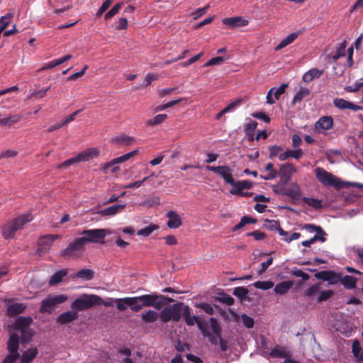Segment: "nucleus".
I'll return each instance as SVG.
<instances>
[{"label": "nucleus", "instance_id": "nucleus-5", "mask_svg": "<svg viewBox=\"0 0 363 363\" xmlns=\"http://www.w3.org/2000/svg\"><path fill=\"white\" fill-rule=\"evenodd\" d=\"M31 220V215L28 214L21 216L8 222L2 227L1 233L3 237L5 239L12 238L17 230L21 229L26 223L30 222Z\"/></svg>", "mask_w": 363, "mask_h": 363}, {"label": "nucleus", "instance_id": "nucleus-28", "mask_svg": "<svg viewBox=\"0 0 363 363\" xmlns=\"http://www.w3.org/2000/svg\"><path fill=\"white\" fill-rule=\"evenodd\" d=\"M294 281H284L277 284L274 287V292L279 295H284L293 286Z\"/></svg>", "mask_w": 363, "mask_h": 363}, {"label": "nucleus", "instance_id": "nucleus-45", "mask_svg": "<svg viewBox=\"0 0 363 363\" xmlns=\"http://www.w3.org/2000/svg\"><path fill=\"white\" fill-rule=\"evenodd\" d=\"M310 94V90L306 87H301L300 90L295 94L293 99V104L301 102L303 99Z\"/></svg>", "mask_w": 363, "mask_h": 363}, {"label": "nucleus", "instance_id": "nucleus-42", "mask_svg": "<svg viewBox=\"0 0 363 363\" xmlns=\"http://www.w3.org/2000/svg\"><path fill=\"white\" fill-rule=\"evenodd\" d=\"M138 153V150H134L130 152H128L122 156H120L118 157L114 158L112 160V164H120L122 162H124L129 159H130L132 157L136 155Z\"/></svg>", "mask_w": 363, "mask_h": 363}, {"label": "nucleus", "instance_id": "nucleus-10", "mask_svg": "<svg viewBox=\"0 0 363 363\" xmlns=\"http://www.w3.org/2000/svg\"><path fill=\"white\" fill-rule=\"evenodd\" d=\"M272 188L275 194L291 198L294 203H296V201H298L301 199V189L296 183L291 184L290 187L287 189H285V187L277 189V186H272Z\"/></svg>", "mask_w": 363, "mask_h": 363}, {"label": "nucleus", "instance_id": "nucleus-25", "mask_svg": "<svg viewBox=\"0 0 363 363\" xmlns=\"http://www.w3.org/2000/svg\"><path fill=\"white\" fill-rule=\"evenodd\" d=\"M333 119L332 116H322L319 118V120L315 123V129H322L324 130H328L333 128Z\"/></svg>", "mask_w": 363, "mask_h": 363}, {"label": "nucleus", "instance_id": "nucleus-6", "mask_svg": "<svg viewBox=\"0 0 363 363\" xmlns=\"http://www.w3.org/2000/svg\"><path fill=\"white\" fill-rule=\"evenodd\" d=\"M315 174L318 180L326 186H333L336 189H340L347 185V182L340 181L333 174L320 167H317L315 169Z\"/></svg>", "mask_w": 363, "mask_h": 363}, {"label": "nucleus", "instance_id": "nucleus-31", "mask_svg": "<svg viewBox=\"0 0 363 363\" xmlns=\"http://www.w3.org/2000/svg\"><path fill=\"white\" fill-rule=\"evenodd\" d=\"M38 354L36 347H31L23 352L21 357V363H30Z\"/></svg>", "mask_w": 363, "mask_h": 363}, {"label": "nucleus", "instance_id": "nucleus-9", "mask_svg": "<svg viewBox=\"0 0 363 363\" xmlns=\"http://www.w3.org/2000/svg\"><path fill=\"white\" fill-rule=\"evenodd\" d=\"M294 172H296V168L292 163L287 162L281 164L278 171V176H279L280 180L272 186H277V189L285 187L291 180L292 174Z\"/></svg>", "mask_w": 363, "mask_h": 363}, {"label": "nucleus", "instance_id": "nucleus-43", "mask_svg": "<svg viewBox=\"0 0 363 363\" xmlns=\"http://www.w3.org/2000/svg\"><path fill=\"white\" fill-rule=\"evenodd\" d=\"M159 226L154 223H150L149 225L139 230L137 232L138 235H142L145 237L149 236L154 230H157Z\"/></svg>", "mask_w": 363, "mask_h": 363}, {"label": "nucleus", "instance_id": "nucleus-34", "mask_svg": "<svg viewBox=\"0 0 363 363\" xmlns=\"http://www.w3.org/2000/svg\"><path fill=\"white\" fill-rule=\"evenodd\" d=\"M94 277V272L89 269H82L77 272L74 275V278L82 279L83 280L89 281L91 280Z\"/></svg>", "mask_w": 363, "mask_h": 363}, {"label": "nucleus", "instance_id": "nucleus-37", "mask_svg": "<svg viewBox=\"0 0 363 363\" xmlns=\"http://www.w3.org/2000/svg\"><path fill=\"white\" fill-rule=\"evenodd\" d=\"M22 118V116L19 114L12 115L7 118L0 119V125L11 126L17 123Z\"/></svg>", "mask_w": 363, "mask_h": 363}, {"label": "nucleus", "instance_id": "nucleus-19", "mask_svg": "<svg viewBox=\"0 0 363 363\" xmlns=\"http://www.w3.org/2000/svg\"><path fill=\"white\" fill-rule=\"evenodd\" d=\"M167 217L169 218L167 225L169 228H178L182 225V220L180 216L174 211H169L167 213Z\"/></svg>", "mask_w": 363, "mask_h": 363}, {"label": "nucleus", "instance_id": "nucleus-62", "mask_svg": "<svg viewBox=\"0 0 363 363\" xmlns=\"http://www.w3.org/2000/svg\"><path fill=\"white\" fill-rule=\"evenodd\" d=\"M20 357V354L10 353L6 356L1 363H14Z\"/></svg>", "mask_w": 363, "mask_h": 363}, {"label": "nucleus", "instance_id": "nucleus-1", "mask_svg": "<svg viewBox=\"0 0 363 363\" xmlns=\"http://www.w3.org/2000/svg\"><path fill=\"white\" fill-rule=\"evenodd\" d=\"M114 301L116 303L117 309L120 311H125L129 306L133 312H139L144 307H152L160 311L167 303H172L174 300L164 295L152 292L139 296L116 298Z\"/></svg>", "mask_w": 363, "mask_h": 363}, {"label": "nucleus", "instance_id": "nucleus-2", "mask_svg": "<svg viewBox=\"0 0 363 363\" xmlns=\"http://www.w3.org/2000/svg\"><path fill=\"white\" fill-rule=\"evenodd\" d=\"M182 317L186 325L193 326L196 324L199 330H203L201 325L203 319L199 316L192 315L190 307L183 302L167 305L160 311V320L163 323H168L170 320L179 322Z\"/></svg>", "mask_w": 363, "mask_h": 363}, {"label": "nucleus", "instance_id": "nucleus-54", "mask_svg": "<svg viewBox=\"0 0 363 363\" xmlns=\"http://www.w3.org/2000/svg\"><path fill=\"white\" fill-rule=\"evenodd\" d=\"M318 240H319V241H320L322 242H325L326 238H325V237H323V236H320V235H315L311 239L305 240V241H303L301 242V245L303 246H304V247H310L311 245H312L313 243H314L315 241H318Z\"/></svg>", "mask_w": 363, "mask_h": 363}, {"label": "nucleus", "instance_id": "nucleus-50", "mask_svg": "<svg viewBox=\"0 0 363 363\" xmlns=\"http://www.w3.org/2000/svg\"><path fill=\"white\" fill-rule=\"evenodd\" d=\"M303 228L306 230H311L313 232H315L316 233L315 235H318L320 236L325 237L327 235L326 233L323 230V229L320 226L315 225L314 224H305L303 226Z\"/></svg>", "mask_w": 363, "mask_h": 363}, {"label": "nucleus", "instance_id": "nucleus-48", "mask_svg": "<svg viewBox=\"0 0 363 363\" xmlns=\"http://www.w3.org/2000/svg\"><path fill=\"white\" fill-rule=\"evenodd\" d=\"M352 352L354 356L359 360H363V350H362L360 343L358 340H354L352 343Z\"/></svg>", "mask_w": 363, "mask_h": 363}, {"label": "nucleus", "instance_id": "nucleus-16", "mask_svg": "<svg viewBox=\"0 0 363 363\" xmlns=\"http://www.w3.org/2000/svg\"><path fill=\"white\" fill-rule=\"evenodd\" d=\"M99 155V150L97 148H89L76 156L77 162L89 161L91 159L96 157Z\"/></svg>", "mask_w": 363, "mask_h": 363}, {"label": "nucleus", "instance_id": "nucleus-39", "mask_svg": "<svg viewBox=\"0 0 363 363\" xmlns=\"http://www.w3.org/2000/svg\"><path fill=\"white\" fill-rule=\"evenodd\" d=\"M269 355L276 358H285L289 357V354L284 350L281 346L277 345L269 352Z\"/></svg>", "mask_w": 363, "mask_h": 363}, {"label": "nucleus", "instance_id": "nucleus-11", "mask_svg": "<svg viewBox=\"0 0 363 363\" xmlns=\"http://www.w3.org/2000/svg\"><path fill=\"white\" fill-rule=\"evenodd\" d=\"M206 169L208 171H211L215 172L222 177V178L225 180V182L231 186L235 184V179L232 176L231 172L232 169L227 165L223 166H206Z\"/></svg>", "mask_w": 363, "mask_h": 363}, {"label": "nucleus", "instance_id": "nucleus-4", "mask_svg": "<svg viewBox=\"0 0 363 363\" xmlns=\"http://www.w3.org/2000/svg\"><path fill=\"white\" fill-rule=\"evenodd\" d=\"M101 301V297L97 295L82 294L79 298L72 301L71 308L77 312L86 311L100 306Z\"/></svg>", "mask_w": 363, "mask_h": 363}, {"label": "nucleus", "instance_id": "nucleus-46", "mask_svg": "<svg viewBox=\"0 0 363 363\" xmlns=\"http://www.w3.org/2000/svg\"><path fill=\"white\" fill-rule=\"evenodd\" d=\"M124 3L123 1L118 2L116 4H115L104 16V18L106 20L110 19L112 17H113L115 15H116L120 9L123 6Z\"/></svg>", "mask_w": 363, "mask_h": 363}, {"label": "nucleus", "instance_id": "nucleus-55", "mask_svg": "<svg viewBox=\"0 0 363 363\" xmlns=\"http://www.w3.org/2000/svg\"><path fill=\"white\" fill-rule=\"evenodd\" d=\"M13 15L8 13L4 16L0 18V32H2L10 23V20L12 18Z\"/></svg>", "mask_w": 363, "mask_h": 363}, {"label": "nucleus", "instance_id": "nucleus-47", "mask_svg": "<svg viewBox=\"0 0 363 363\" xmlns=\"http://www.w3.org/2000/svg\"><path fill=\"white\" fill-rule=\"evenodd\" d=\"M195 307L197 308H201L208 315H213L214 308L213 306L208 303L206 302H201L195 304Z\"/></svg>", "mask_w": 363, "mask_h": 363}, {"label": "nucleus", "instance_id": "nucleus-8", "mask_svg": "<svg viewBox=\"0 0 363 363\" xmlns=\"http://www.w3.org/2000/svg\"><path fill=\"white\" fill-rule=\"evenodd\" d=\"M67 299L68 296L65 294L50 295L46 298L42 300L39 312L40 313L51 314L58 305L67 301Z\"/></svg>", "mask_w": 363, "mask_h": 363}, {"label": "nucleus", "instance_id": "nucleus-33", "mask_svg": "<svg viewBox=\"0 0 363 363\" xmlns=\"http://www.w3.org/2000/svg\"><path fill=\"white\" fill-rule=\"evenodd\" d=\"M248 293V289L244 286L235 287L233 291V294L240 298L241 301L245 300L248 301H251L250 298L247 296Z\"/></svg>", "mask_w": 363, "mask_h": 363}, {"label": "nucleus", "instance_id": "nucleus-49", "mask_svg": "<svg viewBox=\"0 0 363 363\" xmlns=\"http://www.w3.org/2000/svg\"><path fill=\"white\" fill-rule=\"evenodd\" d=\"M301 199L308 206H312L315 209H320L322 208L321 200L308 197H303Z\"/></svg>", "mask_w": 363, "mask_h": 363}, {"label": "nucleus", "instance_id": "nucleus-38", "mask_svg": "<svg viewBox=\"0 0 363 363\" xmlns=\"http://www.w3.org/2000/svg\"><path fill=\"white\" fill-rule=\"evenodd\" d=\"M264 169L269 172L266 176L260 175V177L264 180H272L278 177V171L274 169V164L269 162L266 164Z\"/></svg>", "mask_w": 363, "mask_h": 363}, {"label": "nucleus", "instance_id": "nucleus-27", "mask_svg": "<svg viewBox=\"0 0 363 363\" xmlns=\"http://www.w3.org/2000/svg\"><path fill=\"white\" fill-rule=\"evenodd\" d=\"M126 204H115L105 209L98 211L102 216H113L121 212L125 207Z\"/></svg>", "mask_w": 363, "mask_h": 363}, {"label": "nucleus", "instance_id": "nucleus-59", "mask_svg": "<svg viewBox=\"0 0 363 363\" xmlns=\"http://www.w3.org/2000/svg\"><path fill=\"white\" fill-rule=\"evenodd\" d=\"M333 294L334 292L332 290L323 291L320 294L317 298V301L318 303L325 301L329 299L333 295Z\"/></svg>", "mask_w": 363, "mask_h": 363}, {"label": "nucleus", "instance_id": "nucleus-56", "mask_svg": "<svg viewBox=\"0 0 363 363\" xmlns=\"http://www.w3.org/2000/svg\"><path fill=\"white\" fill-rule=\"evenodd\" d=\"M330 275H328V281L329 284H336L338 282L340 283L342 274H337L334 271H330Z\"/></svg>", "mask_w": 363, "mask_h": 363}, {"label": "nucleus", "instance_id": "nucleus-20", "mask_svg": "<svg viewBox=\"0 0 363 363\" xmlns=\"http://www.w3.org/2000/svg\"><path fill=\"white\" fill-rule=\"evenodd\" d=\"M264 222L268 223V224L264 223L263 225V227L264 228L268 229L269 230H277L279 234L281 236H287L288 235V232L285 231L284 230H283L281 228L280 223L279 220H269V219L267 218L264 220Z\"/></svg>", "mask_w": 363, "mask_h": 363}, {"label": "nucleus", "instance_id": "nucleus-13", "mask_svg": "<svg viewBox=\"0 0 363 363\" xmlns=\"http://www.w3.org/2000/svg\"><path fill=\"white\" fill-rule=\"evenodd\" d=\"M79 318V313L75 310L68 311L61 313L56 319V322L60 325L69 324Z\"/></svg>", "mask_w": 363, "mask_h": 363}, {"label": "nucleus", "instance_id": "nucleus-23", "mask_svg": "<svg viewBox=\"0 0 363 363\" xmlns=\"http://www.w3.org/2000/svg\"><path fill=\"white\" fill-rule=\"evenodd\" d=\"M303 33V30H297L289 35L286 38L283 39L276 47L275 50L278 51L285 48L288 45L292 43L299 35Z\"/></svg>", "mask_w": 363, "mask_h": 363}, {"label": "nucleus", "instance_id": "nucleus-60", "mask_svg": "<svg viewBox=\"0 0 363 363\" xmlns=\"http://www.w3.org/2000/svg\"><path fill=\"white\" fill-rule=\"evenodd\" d=\"M241 318H242V323H243L244 325L247 328H253L254 324H255V321H254L252 318H251L250 316L247 315V314H242Z\"/></svg>", "mask_w": 363, "mask_h": 363}, {"label": "nucleus", "instance_id": "nucleus-3", "mask_svg": "<svg viewBox=\"0 0 363 363\" xmlns=\"http://www.w3.org/2000/svg\"><path fill=\"white\" fill-rule=\"evenodd\" d=\"M209 323L212 333H211L208 328L207 321L203 320L201 325L203 327V330H199L202 335L207 337L208 341L213 345H217L219 342L220 350L223 352L227 351L228 348V342L227 340L222 337L221 332L222 328L216 318H210Z\"/></svg>", "mask_w": 363, "mask_h": 363}, {"label": "nucleus", "instance_id": "nucleus-29", "mask_svg": "<svg viewBox=\"0 0 363 363\" xmlns=\"http://www.w3.org/2000/svg\"><path fill=\"white\" fill-rule=\"evenodd\" d=\"M324 70L313 68L303 74V81L306 83L311 82L314 79L320 78Z\"/></svg>", "mask_w": 363, "mask_h": 363}, {"label": "nucleus", "instance_id": "nucleus-24", "mask_svg": "<svg viewBox=\"0 0 363 363\" xmlns=\"http://www.w3.org/2000/svg\"><path fill=\"white\" fill-rule=\"evenodd\" d=\"M254 186L253 182L249 180H242V181H235V184L233 186L235 187V189H232L230 191L231 194H238V192L243 191V189H251Z\"/></svg>", "mask_w": 363, "mask_h": 363}, {"label": "nucleus", "instance_id": "nucleus-61", "mask_svg": "<svg viewBox=\"0 0 363 363\" xmlns=\"http://www.w3.org/2000/svg\"><path fill=\"white\" fill-rule=\"evenodd\" d=\"M243 101L242 99H237L234 101L229 104L227 106H225L223 110L226 113L230 111H232L235 107L238 106Z\"/></svg>", "mask_w": 363, "mask_h": 363}, {"label": "nucleus", "instance_id": "nucleus-58", "mask_svg": "<svg viewBox=\"0 0 363 363\" xmlns=\"http://www.w3.org/2000/svg\"><path fill=\"white\" fill-rule=\"evenodd\" d=\"M320 285H321V283L319 282L318 284H315L311 286L310 288H308L306 291L305 296H308L309 298L314 296L315 294H317L318 292Z\"/></svg>", "mask_w": 363, "mask_h": 363}, {"label": "nucleus", "instance_id": "nucleus-15", "mask_svg": "<svg viewBox=\"0 0 363 363\" xmlns=\"http://www.w3.org/2000/svg\"><path fill=\"white\" fill-rule=\"evenodd\" d=\"M58 235H46L40 238L38 240V252L40 254L44 250H47L53 243Z\"/></svg>", "mask_w": 363, "mask_h": 363}, {"label": "nucleus", "instance_id": "nucleus-17", "mask_svg": "<svg viewBox=\"0 0 363 363\" xmlns=\"http://www.w3.org/2000/svg\"><path fill=\"white\" fill-rule=\"evenodd\" d=\"M223 23L230 26V28H235L247 26L249 23V21L242 18L241 16H235L223 18Z\"/></svg>", "mask_w": 363, "mask_h": 363}, {"label": "nucleus", "instance_id": "nucleus-41", "mask_svg": "<svg viewBox=\"0 0 363 363\" xmlns=\"http://www.w3.org/2000/svg\"><path fill=\"white\" fill-rule=\"evenodd\" d=\"M35 335V332L33 329L28 328L23 330L21 331V342L22 345H26L32 341V339Z\"/></svg>", "mask_w": 363, "mask_h": 363}, {"label": "nucleus", "instance_id": "nucleus-40", "mask_svg": "<svg viewBox=\"0 0 363 363\" xmlns=\"http://www.w3.org/2000/svg\"><path fill=\"white\" fill-rule=\"evenodd\" d=\"M218 296H215L213 298L216 301H219L222 303H225L227 306H232L235 303V300L233 297L222 291L218 294Z\"/></svg>", "mask_w": 363, "mask_h": 363}, {"label": "nucleus", "instance_id": "nucleus-14", "mask_svg": "<svg viewBox=\"0 0 363 363\" xmlns=\"http://www.w3.org/2000/svg\"><path fill=\"white\" fill-rule=\"evenodd\" d=\"M33 322V320L31 317H23V316H18L16 319L15 323L11 325V328H12L15 330H26L29 328V326L31 325V323Z\"/></svg>", "mask_w": 363, "mask_h": 363}, {"label": "nucleus", "instance_id": "nucleus-51", "mask_svg": "<svg viewBox=\"0 0 363 363\" xmlns=\"http://www.w3.org/2000/svg\"><path fill=\"white\" fill-rule=\"evenodd\" d=\"M167 118V115L166 113L158 114L155 116L153 118L147 121V124L149 125H156L162 123Z\"/></svg>", "mask_w": 363, "mask_h": 363}, {"label": "nucleus", "instance_id": "nucleus-53", "mask_svg": "<svg viewBox=\"0 0 363 363\" xmlns=\"http://www.w3.org/2000/svg\"><path fill=\"white\" fill-rule=\"evenodd\" d=\"M346 46H347V43L345 41H344L343 43H342L340 44V45L337 49L335 54L333 56V60L334 62H335L340 57L345 55Z\"/></svg>", "mask_w": 363, "mask_h": 363}, {"label": "nucleus", "instance_id": "nucleus-12", "mask_svg": "<svg viewBox=\"0 0 363 363\" xmlns=\"http://www.w3.org/2000/svg\"><path fill=\"white\" fill-rule=\"evenodd\" d=\"M84 242L82 237L76 238L72 242L69 243L67 248L64 249L61 255L64 257H72L76 255L77 252L84 251Z\"/></svg>", "mask_w": 363, "mask_h": 363}, {"label": "nucleus", "instance_id": "nucleus-57", "mask_svg": "<svg viewBox=\"0 0 363 363\" xmlns=\"http://www.w3.org/2000/svg\"><path fill=\"white\" fill-rule=\"evenodd\" d=\"M227 58H225L223 56H218L216 57H213L209 60L207 62L203 65V67H207L210 66H213L216 65L222 64Z\"/></svg>", "mask_w": 363, "mask_h": 363}, {"label": "nucleus", "instance_id": "nucleus-21", "mask_svg": "<svg viewBox=\"0 0 363 363\" xmlns=\"http://www.w3.org/2000/svg\"><path fill=\"white\" fill-rule=\"evenodd\" d=\"M27 306L22 303H14L9 305L6 308V315L13 317L19 315L26 309Z\"/></svg>", "mask_w": 363, "mask_h": 363}, {"label": "nucleus", "instance_id": "nucleus-36", "mask_svg": "<svg viewBox=\"0 0 363 363\" xmlns=\"http://www.w3.org/2000/svg\"><path fill=\"white\" fill-rule=\"evenodd\" d=\"M67 274V271L65 269L60 270L55 272L52 276H51L49 280L50 286H55L60 283L62 280V278Z\"/></svg>", "mask_w": 363, "mask_h": 363}, {"label": "nucleus", "instance_id": "nucleus-52", "mask_svg": "<svg viewBox=\"0 0 363 363\" xmlns=\"http://www.w3.org/2000/svg\"><path fill=\"white\" fill-rule=\"evenodd\" d=\"M253 286L259 289L268 290L273 287L274 283L271 281H257L253 284Z\"/></svg>", "mask_w": 363, "mask_h": 363}, {"label": "nucleus", "instance_id": "nucleus-26", "mask_svg": "<svg viewBox=\"0 0 363 363\" xmlns=\"http://www.w3.org/2000/svg\"><path fill=\"white\" fill-rule=\"evenodd\" d=\"M141 319L145 323H152L160 318V313L149 309L140 314Z\"/></svg>", "mask_w": 363, "mask_h": 363}, {"label": "nucleus", "instance_id": "nucleus-63", "mask_svg": "<svg viewBox=\"0 0 363 363\" xmlns=\"http://www.w3.org/2000/svg\"><path fill=\"white\" fill-rule=\"evenodd\" d=\"M282 150V148L281 146L278 145H273L269 147V157L270 159H273L274 157H277L278 155H279V152Z\"/></svg>", "mask_w": 363, "mask_h": 363}, {"label": "nucleus", "instance_id": "nucleus-64", "mask_svg": "<svg viewBox=\"0 0 363 363\" xmlns=\"http://www.w3.org/2000/svg\"><path fill=\"white\" fill-rule=\"evenodd\" d=\"M288 87V84H282L279 88H275L274 96L276 100H278L279 96L285 93L286 89Z\"/></svg>", "mask_w": 363, "mask_h": 363}, {"label": "nucleus", "instance_id": "nucleus-44", "mask_svg": "<svg viewBox=\"0 0 363 363\" xmlns=\"http://www.w3.org/2000/svg\"><path fill=\"white\" fill-rule=\"evenodd\" d=\"M134 141L133 137H130L125 135H122L112 139L113 143L123 144L125 145H130Z\"/></svg>", "mask_w": 363, "mask_h": 363}, {"label": "nucleus", "instance_id": "nucleus-22", "mask_svg": "<svg viewBox=\"0 0 363 363\" xmlns=\"http://www.w3.org/2000/svg\"><path fill=\"white\" fill-rule=\"evenodd\" d=\"M19 342L20 338L18 334L12 333L9 336V339L7 342V350L10 353L19 354Z\"/></svg>", "mask_w": 363, "mask_h": 363}, {"label": "nucleus", "instance_id": "nucleus-35", "mask_svg": "<svg viewBox=\"0 0 363 363\" xmlns=\"http://www.w3.org/2000/svg\"><path fill=\"white\" fill-rule=\"evenodd\" d=\"M340 283L347 289H353L356 287L357 279L353 276L345 275L341 277Z\"/></svg>", "mask_w": 363, "mask_h": 363}, {"label": "nucleus", "instance_id": "nucleus-32", "mask_svg": "<svg viewBox=\"0 0 363 363\" xmlns=\"http://www.w3.org/2000/svg\"><path fill=\"white\" fill-rule=\"evenodd\" d=\"M303 155V151L301 149H297L295 150H287L284 152L279 155V159L281 161L286 160L289 157H294L296 160L301 158Z\"/></svg>", "mask_w": 363, "mask_h": 363}, {"label": "nucleus", "instance_id": "nucleus-30", "mask_svg": "<svg viewBox=\"0 0 363 363\" xmlns=\"http://www.w3.org/2000/svg\"><path fill=\"white\" fill-rule=\"evenodd\" d=\"M257 122L255 121H251L250 123L245 124L244 130L247 136L249 142L255 140V130L257 127Z\"/></svg>", "mask_w": 363, "mask_h": 363}, {"label": "nucleus", "instance_id": "nucleus-18", "mask_svg": "<svg viewBox=\"0 0 363 363\" xmlns=\"http://www.w3.org/2000/svg\"><path fill=\"white\" fill-rule=\"evenodd\" d=\"M334 106L339 109H351L353 111H359L362 110V107L358 105H356L352 102L346 101L343 99H335L333 100Z\"/></svg>", "mask_w": 363, "mask_h": 363}, {"label": "nucleus", "instance_id": "nucleus-7", "mask_svg": "<svg viewBox=\"0 0 363 363\" xmlns=\"http://www.w3.org/2000/svg\"><path fill=\"white\" fill-rule=\"evenodd\" d=\"M107 234H110L109 230L99 228L84 230L80 233L85 245L87 243H98L102 245L108 243V241H105L104 240Z\"/></svg>", "mask_w": 363, "mask_h": 363}]
</instances>
